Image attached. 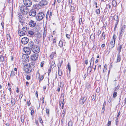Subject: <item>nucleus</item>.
<instances>
[{"instance_id": "39", "label": "nucleus", "mask_w": 126, "mask_h": 126, "mask_svg": "<svg viewBox=\"0 0 126 126\" xmlns=\"http://www.w3.org/2000/svg\"><path fill=\"white\" fill-rule=\"evenodd\" d=\"M96 95L95 94H94L92 98V100L93 101H94L96 98Z\"/></svg>"}, {"instance_id": "1", "label": "nucleus", "mask_w": 126, "mask_h": 126, "mask_svg": "<svg viewBox=\"0 0 126 126\" xmlns=\"http://www.w3.org/2000/svg\"><path fill=\"white\" fill-rule=\"evenodd\" d=\"M44 16L45 15L43 12H39L37 15L36 18L37 20L40 21L43 19Z\"/></svg>"}, {"instance_id": "58", "label": "nucleus", "mask_w": 126, "mask_h": 126, "mask_svg": "<svg viewBox=\"0 0 126 126\" xmlns=\"http://www.w3.org/2000/svg\"><path fill=\"white\" fill-rule=\"evenodd\" d=\"M82 18H80V19H79V22L80 24H81V23L82 21Z\"/></svg>"}, {"instance_id": "60", "label": "nucleus", "mask_w": 126, "mask_h": 126, "mask_svg": "<svg viewBox=\"0 0 126 126\" xmlns=\"http://www.w3.org/2000/svg\"><path fill=\"white\" fill-rule=\"evenodd\" d=\"M94 4H95V5H96V8H98V6H97V3L96 2H94Z\"/></svg>"}, {"instance_id": "44", "label": "nucleus", "mask_w": 126, "mask_h": 126, "mask_svg": "<svg viewBox=\"0 0 126 126\" xmlns=\"http://www.w3.org/2000/svg\"><path fill=\"white\" fill-rule=\"evenodd\" d=\"M15 75V73L13 71H12L11 72L10 76H13Z\"/></svg>"}, {"instance_id": "42", "label": "nucleus", "mask_w": 126, "mask_h": 126, "mask_svg": "<svg viewBox=\"0 0 126 126\" xmlns=\"http://www.w3.org/2000/svg\"><path fill=\"white\" fill-rule=\"evenodd\" d=\"M118 17L117 16H114L113 19L114 20H115L117 21V20H118Z\"/></svg>"}, {"instance_id": "5", "label": "nucleus", "mask_w": 126, "mask_h": 126, "mask_svg": "<svg viewBox=\"0 0 126 126\" xmlns=\"http://www.w3.org/2000/svg\"><path fill=\"white\" fill-rule=\"evenodd\" d=\"M22 59L23 62H27L29 60V57L28 55L24 54L23 55Z\"/></svg>"}, {"instance_id": "32", "label": "nucleus", "mask_w": 126, "mask_h": 126, "mask_svg": "<svg viewBox=\"0 0 126 126\" xmlns=\"http://www.w3.org/2000/svg\"><path fill=\"white\" fill-rule=\"evenodd\" d=\"M4 60V57L2 55H1L0 57V61L2 62H3Z\"/></svg>"}, {"instance_id": "59", "label": "nucleus", "mask_w": 126, "mask_h": 126, "mask_svg": "<svg viewBox=\"0 0 126 126\" xmlns=\"http://www.w3.org/2000/svg\"><path fill=\"white\" fill-rule=\"evenodd\" d=\"M106 105V103L104 102L103 105V108H104Z\"/></svg>"}, {"instance_id": "61", "label": "nucleus", "mask_w": 126, "mask_h": 126, "mask_svg": "<svg viewBox=\"0 0 126 126\" xmlns=\"http://www.w3.org/2000/svg\"><path fill=\"white\" fill-rule=\"evenodd\" d=\"M85 63L87 65L88 63V60H85Z\"/></svg>"}, {"instance_id": "24", "label": "nucleus", "mask_w": 126, "mask_h": 126, "mask_svg": "<svg viewBox=\"0 0 126 126\" xmlns=\"http://www.w3.org/2000/svg\"><path fill=\"white\" fill-rule=\"evenodd\" d=\"M19 18H20V19H19V22H20L21 23V25H22L23 26V24H25V22H24L23 20H22L21 18L22 17V16H19Z\"/></svg>"}, {"instance_id": "23", "label": "nucleus", "mask_w": 126, "mask_h": 126, "mask_svg": "<svg viewBox=\"0 0 126 126\" xmlns=\"http://www.w3.org/2000/svg\"><path fill=\"white\" fill-rule=\"evenodd\" d=\"M121 60V57L120 54L118 53L117 55V62L120 61Z\"/></svg>"}, {"instance_id": "19", "label": "nucleus", "mask_w": 126, "mask_h": 126, "mask_svg": "<svg viewBox=\"0 0 126 126\" xmlns=\"http://www.w3.org/2000/svg\"><path fill=\"white\" fill-rule=\"evenodd\" d=\"M25 34V33L22 30L21 31L19 30L18 31V34L20 36L24 35Z\"/></svg>"}, {"instance_id": "7", "label": "nucleus", "mask_w": 126, "mask_h": 126, "mask_svg": "<svg viewBox=\"0 0 126 126\" xmlns=\"http://www.w3.org/2000/svg\"><path fill=\"white\" fill-rule=\"evenodd\" d=\"M40 50V48L37 45H36L32 49V51L33 52L36 54L38 53Z\"/></svg>"}, {"instance_id": "35", "label": "nucleus", "mask_w": 126, "mask_h": 126, "mask_svg": "<svg viewBox=\"0 0 126 126\" xmlns=\"http://www.w3.org/2000/svg\"><path fill=\"white\" fill-rule=\"evenodd\" d=\"M67 67L68 69L69 70V72H70L71 71V67L69 63H68Z\"/></svg>"}, {"instance_id": "31", "label": "nucleus", "mask_w": 126, "mask_h": 126, "mask_svg": "<svg viewBox=\"0 0 126 126\" xmlns=\"http://www.w3.org/2000/svg\"><path fill=\"white\" fill-rule=\"evenodd\" d=\"M90 38L92 40H93L95 38V36L94 35V34H92L90 36Z\"/></svg>"}, {"instance_id": "53", "label": "nucleus", "mask_w": 126, "mask_h": 126, "mask_svg": "<svg viewBox=\"0 0 126 126\" xmlns=\"http://www.w3.org/2000/svg\"><path fill=\"white\" fill-rule=\"evenodd\" d=\"M111 124V122L110 121H109L108 122L107 124L108 126H110Z\"/></svg>"}, {"instance_id": "26", "label": "nucleus", "mask_w": 126, "mask_h": 126, "mask_svg": "<svg viewBox=\"0 0 126 126\" xmlns=\"http://www.w3.org/2000/svg\"><path fill=\"white\" fill-rule=\"evenodd\" d=\"M28 33L30 35L32 36L34 34V33L33 31H28Z\"/></svg>"}, {"instance_id": "63", "label": "nucleus", "mask_w": 126, "mask_h": 126, "mask_svg": "<svg viewBox=\"0 0 126 126\" xmlns=\"http://www.w3.org/2000/svg\"><path fill=\"white\" fill-rule=\"evenodd\" d=\"M33 1L35 2H38L39 1H40L41 0H33Z\"/></svg>"}, {"instance_id": "37", "label": "nucleus", "mask_w": 126, "mask_h": 126, "mask_svg": "<svg viewBox=\"0 0 126 126\" xmlns=\"http://www.w3.org/2000/svg\"><path fill=\"white\" fill-rule=\"evenodd\" d=\"M92 66H89V67L87 69V72H88V71H89V72H90L92 70Z\"/></svg>"}, {"instance_id": "57", "label": "nucleus", "mask_w": 126, "mask_h": 126, "mask_svg": "<svg viewBox=\"0 0 126 126\" xmlns=\"http://www.w3.org/2000/svg\"><path fill=\"white\" fill-rule=\"evenodd\" d=\"M1 97L2 98L5 99V96L4 94H2L1 95Z\"/></svg>"}, {"instance_id": "29", "label": "nucleus", "mask_w": 126, "mask_h": 126, "mask_svg": "<svg viewBox=\"0 0 126 126\" xmlns=\"http://www.w3.org/2000/svg\"><path fill=\"white\" fill-rule=\"evenodd\" d=\"M11 103L12 105V106H14L15 104V103L16 102V101L14 99H11Z\"/></svg>"}, {"instance_id": "64", "label": "nucleus", "mask_w": 126, "mask_h": 126, "mask_svg": "<svg viewBox=\"0 0 126 126\" xmlns=\"http://www.w3.org/2000/svg\"><path fill=\"white\" fill-rule=\"evenodd\" d=\"M52 15V13L51 12H50V13L49 15V17L50 18L51 17V16Z\"/></svg>"}, {"instance_id": "11", "label": "nucleus", "mask_w": 126, "mask_h": 126, "mask_svg": "<svg viewBox=\"0 0 126 126\" xmlns=\"http://www.w3.org/2000/svg\"><path fill=\"white\" fill-rule=\"evenodd\" d=\"M26 6H22L20 7V10L21 11L23 12H27V11L28 10V9L27 7Z\"/></svg>"}, {"instance_id": "4", "label": "nucleus", "mask_w": 126, "mask_h": 126, "mask_svg": "<svg viewBox=\"0 0 126 126\" xmlns=\"http://www.w3.org/2000/svg\"><path fill=\"white\" fill-rule=\"evenodd\" d=\"M23 2L24 5L27 7H30L32 4L31 0H24Z\"/></svg>"}, {"instance_id": "34", "label": "nucleus", "mask_w": 126, "mask_h": 126, "mask_svg": "<svg viewBox=\"0 0 126 126\" xmlns=\"http://www.w3.org/2000/svg\"><path fill=\"white\" fill-rule=\"evenodd\" d=\"M92 62H93V64H92V66H93V62H94V58H93V57H92L91 60H90V66H91V64H92Z\"/></svg>"}, {"instance_id": "13", "label": "nucleus", "mask_w": 126, "mask_h": 126, "mask_svg": "<svg viewBox=\"0 0 126 126\" xmlns=\"http://www.w3.org/2000/svg\"><path fill=\"white\" fill-rule=\"evenodd\" d=\"M29 41V39L26 37L23 38L21 40V42L24 44H27Z\"/></svg>"}, {"instance_id": "6", "label": "nucleus", "mask_w": 126, "mask_h": 126, "mask_svg": "<svg viewBox=\"0 0 126 126\" xmlns=\"http://www.w3.org/2000/svg\"><path fill=\"white\" fill-rule=\"evenodd\" d=\"M23 51L27 55H29L31 52V50L29 47H24L23 49Z\"/></svg>"}, {"instance_id": "16", "label": "nucleus", "mask_w": 126, "mask_h": 126, "mask_svg": "<svg viewBox=\"0 0 126 126\" xmlns=\"http://www.w3.org/2000/svg\"><path fill=\"white\" fill-rule=\"evenodd\" d=\"M86 99L87 98L85 97L82 98L79 101L81 105L83 104L86 101Z\"/></svg>"}, {"instance_id": "62", "label": "nucleus", "mask_w": 126, "mask_h": 126, "mask_svg": "<svg viewBox=\"0 0 126 126\" xmlns=\"http://www.w3.org/2000/svg\"><path fill=\"white\" fill-rule=\"evenodd\" d=\"M44 97L42 99V101L43 103H44Z\"/></svg>"}, {"instance_id": "21", "label": "nucleus", "mask_w": 126, "mask_h": 126, "mask_svg": "<svg viewBox=\"0 0 126 126\" xmlns=\"http://www.w3.org/2000/svg\"><path fill=\"white\" fill-rule=\"evenodd\" d=\"M28 29L26 26L23 27L22 28V30L25 33L26 32V31Z\"/></svg>"}, {"instance_id": "22", "label": "nucleus", "mask_w": 126, "mask_h": 126, "mask_svg": "<svg viewBox=\"0 0 126 126\" xmlns=\"http://www.w3.org/2000/svg\"><path fill=\"white\" fill-rule=\"evenodd\" d=\"M35 64L33 62H31L29 64V65H28L32 68H34V65Z\"/></svg>"}, {"instance_id": "54", "label": "nucleus", "mask_w": 126, "mask_h": 126, "mask_svg": "<svg viewBox=\"0 0 126 126\" xmlns=\"http://www.w3.org/2000/svg\"><path fill=\"white\" fill-rule=\"evenodd\" d=\"M72 124L71 122H69L68 123V126H72Z\"/></svg>"}, {"instance_id": "15", "label": "nucleus", "mask_w": 126, "mask_h": 126, "mask_svg": "<svg viewBox=\"0 0 126 126\" xmlns=\"http://www.w3.org/2000/svg\"><path fill=\"white\" fill-rule=\"evenodd\" d=\"M36 77L39 79L40 82L41 80H42L44 78L43 76L42 75L41 76L39 73L38 72H37L36 74Z\"/></svg>"}, {"instance_id": "3", "label": "nucleus", "mask_w": 126, "mask_h": 126, "mask_svg": "<svg viewBox=\"0 0 126 126\" xmlns=\"http://www.w3.org/2000/svg\"><path fill=\"white\" fill-rule=\"evenodd\" d=\"M24 69L25 73H29L32 71V68L28 64H26L24 66Z\"/></svg>"}, {"instance_id": "36", "label": "nucleus", "mask_w": 126, "mask_h": 126, "mask_svg": "<svg viewBox=\"0 0 126 126\" xmlns=\"http://www.w3.org/2000/svg\"><path fill=\"white\" fill-rule=\"evenodd\" d=\"M66 113V110H64L63 111L62 115H63V117H64Z\"/></svg>"}, {"instance_id": "2", "label": "nucleus", "mask_w": 126, "mask_h": 126, "mask_svg": "<svg viewBox=\"0 0 126 126\" xmlns=\"http://www.w3.org/2000/svg\"><path fill=\"white\" fill-rule=\"evenodd\" d=\"M113 39L112 41L111 42L109 45V47L110 48H113L114 46L116 39V35L115 34L113 35Z\"/></svg>"}, {"instance_id": "41", "label": "nucleus", "mask_w": 126, "mask_h": 126, "mask_svg": "<svg viewBox=\"0 0 126 126\" xmlns=\"http://www.w3.org/2000/svg\"><path fill=\"white\" fill-rule=\"evenodd\" d=\"M95 12L97 14H100V11L99 9H97L96 10Z\"/></svg>"}, {"instance_id": "18", "label": "nucleus", "mask_w": 126, "mask_h": 126, "mask_svg": "<svg viewBox=\"0 0 126 126\" xmlns=\"http://www.w3.org/2000/svg\"><path fill=\"white\" fill-rule=\"evenodd\" d=\"M40 4L42 5H45L47 4L48 3L47 1L45 0H42L40 2Z\"/></svg>"}, {"instance_id": "17", "label": "nucleus", "mask_w": 126, "mask_h": 126, "mask_svg": "<svg viewBox=\"0 0 126 126\" xmlns=\"http://www.w3.org/2000/svg\"><path fill=\"white\" fill-rule=\"evenodd\" d=\"M126 26L125 25H123L122 26L120 32L121 34H123L124 32H125Z\"/></svg>"}, {"instance_id": "56", "label": "nucleus", "mask_w": 126, "mask_h": 126, "mask_svg": "<svg viewBox=\"0 0 126 126\" xmlns=\"http://www.w3.org/2000/svg\"><path fill=\"white\" fill-rule=\"evenodd\" d=\"M66 37L68 38H69L70 37V35L68 34H66Z\"/></svg>"}, {"instance_id": "8", "label": "nucleus", "mask_w": 126, "mask_h": 126, "mask_svg": "<svg viewBox=\"0 0 126 126\" xmlns=\"http://www.w3.org/2000/svg\"><path fill=\"white\" fill-rule=\"evenodd\" d=\"M36 45L34 44V42L32 41H30L28 43L29 47L32 50Z\"/></svg>"}, {"instance_id": "14", "label": "nucleus", "mask_w": 126, "mask_h": 126, "mask_svg": "<svg viewBox=\"0 0 126 126\" xmlns=\"http://www.w3.org/2000/svg\"><path fill=\"white\" fill-rule=\"evenodd\" d=\"M38 57V54L37 53L36 54L32 55L31 57V59L34 61L37 59Z\"/></svg>"}, {"instance_id": "47", "label": "nucleus", "mask_w": 126, "mask_h": 126, "mask_svg": "<svg viewBox=\"0 0 126 126\" xmlns=\"http://www.w3.org/2000/svg\"><path fill=\"white\" fill-rule=\"evenodd\" d=\"M30 76L28 75L26 76V79L27 80H29L30 79Z\"/></svg>"}, {"instance_id": "27", "label": "nucleus", "mask_w": 126, "mask_h": 126, "mask_svg": "<svg viewBox=\"0 0 126 126\" xmlns=\"http://www.w3.org/2000/svg\"><path fill=\"white\" fill-rule=\"evenodd\" d=\"M20 118L21 122H23L24 121V119H25L24 115H21V116Z\"/></svg>"}, {"instance_id": "25", "label": "nucleus", "mask_w": 126, "mask_h": 126, "mask_svg": "<svg viewBox=\"0 0 126 126\" xmlns=\"http://www.w3.org/2000/svg\"><path fill=\"white\" fill-rule=\"evenodd\" d=\"M50 66L52 68H53L55 66V64L54 62L52 61Z\"/></svg>"}, {"instance_id": "30", "label": "nucleus", "mask_w": 126, "mask_h": 126, "mask_svg": "<svg viewBox=\"0 0 126 126\" xmlns=\"http://www.w3.org/2000/svg\"><path fill=\"white\" fill-rule=\"evenodd\" d=\"M112 4L113 6L115 7L117 5L116 2L114 0L112 1Z\"/></svg>"}, {"instance_id": "20", "label": "nucleus", "mask_w": 126, "mask_h": 126, "mask_svg": "<svg viewBox=\"0 0 126 126\" xmlns=\"http://www.w3.org/2000/svg\"><path fill=\"white\" fill-rule=\"evenodd\" d=\"M122 45H119V46H118V47L117 48V50L118 51V53L120 54V53L121 51V50L122 47Z\"/></svg>"}, {"instance_id": "40", "label": "nucleus", "mask_w": 126, "mask_h": 126, "mask_svg": "<svg viewBox=\"0 0 126 126\" xmlns=\"http://www.w3.org/2000/svg\"><path fill=\"white\" fill-rule=\"evenodd\" d=\"M75 10L74 7V6H72L71 7V11L73 12Z\"/></svg>"}, {"instance_id": "28", "label": "nucleus", "mask_w": 126, "mask_h": 126, "mask_svg": "<svg viewBox=\"0 0 126 126\" xmlns=\"http://www.w3.org/2000/svg\"><path fill=\"white\" fill-rule=\"evenodd\" d=\"M105 35L104 32H103L101 35V38L103 40H104L105 39Z\"/></svg>"}, {"instance_id": "48", "label": "nucleus", "mask_w": 126, "mask_h": 126, "mask_svg": "<svg viewBox=\"0 0 126 126\" xmlns=\"http://www.w3.org/2000/svg\"><path fill=\"white\" fill-rule=\"evenodd\" d=\"M34 113V110H32L31 111V115L33 116V114Z\"/></svg>"}, {"instance_id": "52", "label": "nucleus", "mask_w": 126, "mask_h": 126, "mask_svg": "<svg viewBox=\"0 0 126 126\" xmlns=\"http://www.w3.org/2000/svg\"><path fill=\"white\" fill-rule=\"evenodd\" d=\"M86 88H88V89H89L90 88V86L89 84H87L86 85Z\"/></svg>"}, {"instance_id": "33", "label": "nucleus", "mask_w": 126, "mask_h": 126, "mask_svg": "<svg viewBox=\"0 0 126 126\" xmlns=\"http://www.w3.org/2000/svg\"><path fill=\"white\" fill-rule=\"evenodd\" d=\"M46 113L48 114L49 116V109H46Z\"/></svg>"}, {"instance_id": "38", "label": "nucleus", "mask_w": 126, "mask_h": 126, "mask_svg": "<svg viewBox=\"0 0 126 126\" xmlns=\"http://www.w3.org/2000/svg\"><path fill=\"white\" fill-rule=\"evenodd\" d=\"M63 42L62 41H60L59 42V45L60 47H62L63 46Z\"/></svg>"}, {"instance_id": "50", "label": "nucleus", "mask_w": 126, "mask_h": 126, "mask_svg": "<svg viewBox=\"0 0 126 126\" xmlns=\"http://www.w3.org/2000/svg\"><path fill=\"white\" fill-rule=\"evenodd\" d=\"M39 120L40 121V122L42 124V123H43V121H42L41 118H40V117H39Z\"/></svg>"}, {"instance_id": "43", "label": "nucleus", "mask_w": 126, "mask_h": 126, "mask_svg": "<svg viewBox=\"0 0 126 126\" xmlns=\"http://www.w3.org/2000/svg\"><path fill=\"white\" fill-rule=\"evenodd\" d=\"M62 62H61V63H60L59 62L58 64V67L59 69L61 67V66L62 64Z\"/></svg>"}, {"instance_id": "51", "label": "nucleus", "mask_w": 126, "mask_h": 126, "mask_svg": "<svg viewBox=\"0 0 126 126\" xmlns=\"http://www.w3.org/2000/svg\"><path fill=\"white\" fill-rule=\"evenodd\" d=\"M49 12H48L46 15V18L47 19V18H48V15H49Z\"/></svg>"}, {"instance_id": "9", "label": "nucleus", "mask_w": 126, "mask_h": 126, "mask_svg": "<svg viewBox=\"0 0 126 126\" xmlns=\"http://www.w3.org/2000/svg\"><path fill=\"white\" fill-rule=\"evenodd\" d=\"M36 45L34 44V42L32 41H30L28 43L29 47L32 50Z\"/></svg>"}, {"instance_id": "12", "label": "nucleus", "mask_w": 126, "mask_h": 126, "mask_svg": "<svg viewBox=\"0 0 126 126\" xmlns=\"http://www.w3.org/2000/svg\"><path fill=\"white\" fill-rule=\"evenodd\" d=\"M28 24L30 27H33L35 26L36 23L35 21L31 20L29 21Z\"/></svg>"}, {"instance_id": "10", "label": "nucleus", "mask_w": 126, "mask_h": 126, "mask_svg": "<svg viewBox=\"0 0 126 126\" xmlns=\"http://www.w3.org/2000/svg\"><path fill=\"white\" fill-rule=\"evenodd\" d=\"M36 14V10L34 9L31 10L29 12V15L31 16H34Z\"/></svg>"}, {"instance_id": "46", "label": "nucleus", "mask_w": 126, "mask_h": 126, "mask_svg": "<svg viewBox=\"0 0 126 126\" xmlns=\"http://www.w3.org/2000/svg\"><path fill=\"white\" fill-rule=\"evenodd\" d=\"M6 37L8 40H10V37L9 35L7 34L6 35Z\"/></svg>"}, {"instance_id": "55", "label": "nucleus", "mask_w": 126, "mask_h": 126, "mask_svg": "<svg viewBox=\"0 0 126 126\" xmlns=\"http://www.w3.org/2000/svg\"><path fill=\"white\" fill-rule=\"evenodd\" d=\"M97 35L98 36H99L100 34L101 33V31L100 30H99L98 32L97 33Z\"/></svg>"}, {"instance_id": "49", "label": "nucleus", "mask_w": 126, "mask_h": 126, "mask_svg": "<svg viewBox=\"0 0 126 126\" xmlns=\"http://www.w3.org/2000/svg\"><path fill=\"white\" fill-rule=\"evenodd\" d=\"M107 69V66L105 65L104 67V68L103 70V72H105Z\"/></svg>"}, {"instance_id": "45", "label": "nucleus", "mask_w": 126, "mask_h": 126, "mask_svg": "<svg viewBox=\"0 0 126 126\" xmlns=\"http://www.w3.org/2000/svg\"><path fill=\"white\" fill-rule=\"evenodd\" d=\"M117 96V92H114L113 94V98Z\"/></svg>"}]
</instances>
